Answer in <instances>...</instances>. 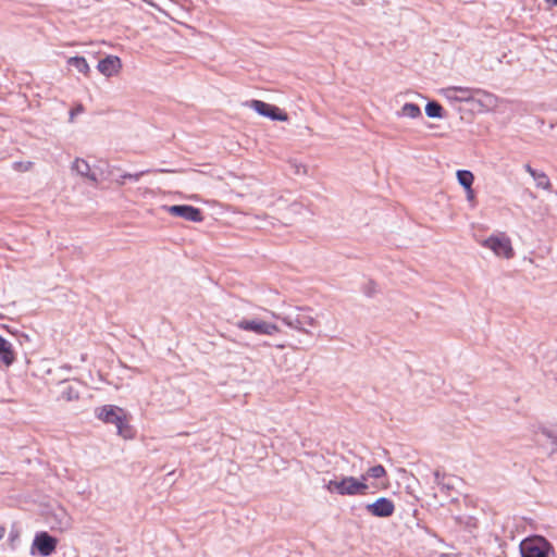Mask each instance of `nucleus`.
<instances>
[{
    "label": "nucleus",
    "mask_w": 557,
    "mask_h": 557,
    "mask_svg": "<svg viewBox=\"0 0 557 557\" xmlns=\"http://www.w3.org/2000/svg\"><path fill=\"white\" fill-rule=\"evenodd\" d=\"M472 102L476 103L481 111H493L498 106V98L485 90L482 89H474V99H472Z\"/></svg>",
    "instance_id": "nucleus-12"
},
{
    "label": "nucleus",
    "mask_w": 557,
    "mask_h": 557,
    "mask_svg": "<svg viewBox=\"0 0 557 557\" xmlns=\"http://www.w3.org/2000/svg\"><path fill=\"white\" fill-rule=\"evenodd\" d=\"M58 540L47 532H39L35 535L33 541V549L36 548L38 554L42 557H48L55 552Z\"/></svg>",
    "instance_id": "nucleus-8"
},
{
    "label": "nucleus",
    "mask_w": 557,
    "mask_h": 557,
    "mask_svg": "<svg viewBox=\"0 0 557 557\" xmlns=\"http://www.w3.org/2000/svg\"><path fill=\"white\" fill-rule=\"evenodd\" d=\"M144 1L146 3H148L150 7H152V8L157 9L158 11L162 12L161 8L158 4H156L153 1H151V0H144Z\"/></svg>",
    "instance_id": "nucleus-28"
},
{
    "label": "nucleus",
    "mask_w": 557,
    "mask_h": 557,
    "mask_svg": "<svg viewBox=\"0 0 557 557\" xmlns=\"http://www.w3.org/2000/svg\"><path fill=\"white\" fill-rule=\"evenodd\" d=\"M275 320L282 321L287 327L302 334H311V329L319 326L317 314L310 307H294L287 312L277 313L267 310Z\"/></svg>",
    "instance_id": "nucleus-1"
},
{
    "label": "nucleus",
    "mask_w": 557,
    "mask_h": 557,
    "mask_svg": "<svg viewBox=\"0 0 557 557\" xmlns=\"http://www.w3.org/2000/svg\"><path fill=\"white\" fill-rule=\"evenodd\" d=\"M524 169L533 177V180L535 181V184L539 188L546 189V190L550 189V187H552L550 181L544 172H537L536 170L531 168L530 164H525Z\"/></svg>",
    "instance_id": "nucleus-17"
},
{
    "label": "nucleus",
    "mask_w": 557,
    "mask_h": 557,
    "mask_svg": "<svg viewBox=\"0 0 557 557\" xmlns=\"http://www.w3.org/2000/svg\"><path fill=\"white\" fill-rule=\"evenodd\" d=\"M85 111L84 109V106L82 103H78L77 106H75L71 111H70V122H73L74 121V117L77 115V114H81Z\"/></svg>",
    "instance_id": "nucleus-26"
},
{
    "label": "nucleus",
    "mask_w": 557,
    "mask_h": 557,
    "mask_svg": "<svg viewBox=\"0 0 557 557\" xmlns=\"http://www.w3.org/2000/svg\"><path fill=\"white\" fill-rule=\"evenodd\" d=\"M97 69L102 75L111 77L120 73L122 61L116 55H108L99 61Z\"/></svg>",
    "instance_id": "nucleus-13"
},
{
    "label": "nucleus",
    "mask_w": 557,
    "mask_h": 557,
    "mask_svg": "<svg viewBox=\"0 0 557 557\" xmlns=\"http://www.w3.org/2000/svg\"><path fill=\"white\" fill-rule=\"evenodd\" d=\"M62 398L67 401L78 399V392L75 388H73L72 386H67L62 392Z\"/></svg>",
    "instance_id": "nucleus-24"
},
{
    "label": "nucleus",
    "mask_w": 557,
    "mask_h": 557,
    "mask_svg": "<svg viewBox=\"0 0 557 557\" xmlns=\"http://www.w3.org/2000/svg\"><path fill=\"white\" fill-rule=\"evenodd\" d=\"M366 510L373 517L388 518L395 511V504L386 497H380L374 503L368 504Z\"/></svg>",
    "instance_id": "nucleus-9"
},
{
    "label": "nucleus",
    "mask_w": 557,
    "mask_h": 557,
    "mask_svg": "<svg viewBox=\"0 0 557 557\" xmlns=\"http://www.w3.org/2000/svg\"><path fill=\"white\" fill-rule=\"evenodd\" d=\"M72 170L94 184H98L99 182L97 174L91 171L89 163L84 159L76 158L72 163Z\"/></svg>",
    "instance_id": "nucleus-16"
},
{
    "label": "nucleus",
    "mask_w": 557,
    "mask_h": 557,
    "mask_svg": "<svg viewBox=\"0 0 557 557\" xmlns=\"http://www.w3.org/2000/svg\"><path fill=\"white\" fill-rule=\"evenodd\" d=\"M235 325L242 331L251 332L257 335L273 336L281 332V329L277 324L259 318H244L237 321Z\"/></svg>",
    "instance_id": "nucleus-3"
},
{
    "label": "nucleus",
    "mask_w": 557,
    "mask_h": 557,
    "mask_svg": "<svg viewBox=\"0 0 557 557\" xmlns=\"http://www.w3.org/2000/svg\"><path fill=\"white\" fill-rule=\"evenodd\" d=\"M117 429V434L124 438H131L133 436V430L131 425L127 423L126 416L124 414L121 418V423L114 424Z\"/></svg>",
    "instance_id": "nucleus-22"
},
{
    "label": "nucleus",
    "mask_w": 557,
    "mask_h": 557,
    "mask_svg": "<svg viewBox=\"0 0 557 557\" xmlns=\"http://www.w3.org/2000/svg\"><path fill=\"white\" fill-rule=\"evenodd\" d=\"M458 183L465 188L470 189L474 182V175L468 170H458L457 173Z\"/></svg>",
    "instance_id": "nucleus-20"
},
{
    "label": "nucleus",
    "mask_w": 557,
    "mask_h": 557,
    "mask_svg": "<svg viewBox=\"0 0 557 557\" xmlns=\"http://www.w3.org/2000/svg\"><path fill=\"white\" fill-rule=\"evenodd\" d=\"M438 478H440V473H438V472H435V479H436V481H438Z\"/></svg>",
    "instance_id": "nucleus-33"
},
{
    "label": "nucleus",
    "mask_w": 557,
    "mask_h": 557,
    "mask_svg": "<svg viewBox=\"0 0 557 557\" xmlns=\"http://www.w3.org/2000/svg\"><path fill=\"white\" fill-rule=\"evenodd\" d=\"M368 478L372 479H381L386 476V470L382 465H376L368 469L367 473L364 474Z\"/></svg>",
    "instance_id": "nucleus-23"
},
{
    "label": "nucleus",
    "mask_w": 557,
    "mask_h": 557,
    "mask_svg": "<svg viewBox=\"0 0 557 557\" xmlns=\"http://www.w3.org/2000/svg\"><path fill=\"white\" fill-rule=\"evenodd\" d=\"M550 550V543L542 536L525 539L520 543L522 557H549Z\"/></svg>",
    "instance_id": "nucleus-4"
},
{
    "label": "nucleus",
    "mask_w": 557,
    "mask_h": 557,
    "mask_svg": "<svg viewBox=\"0 0 557 557\" xmlns=\"http://www.w3.org/2000/svg\"><path fill=\"white\" fill-rule=\"evenodd\" d=\"M5 535V528L0 525V540H2Z\"/></svg>",
    "instance_id": "nucleus-30"
},
{
    "label": "nucleus",
    "mask_w": 557,
    "mask_h": 557,
    "mask_svg": "<svg viewBox=\"0 0 557 557\" xmlns=\"http://www.w3.org/2000/svg\"><path fill=\"white\" fill-rule=\"evenodd\" d=\"M290 207L296 212H299V210L301 209V205H299L297 202H294Z\"/></svg>",
    "instance_id": "nucleus-29"
},
{
    "label": "nucleus",
    "mask_w": 557,
    "mask_h": 557,
    "mask_svg": "<svg viewBox=\"0 0 557 557\" xmlns=\"http://www.w3.org/2000/svg\"><path fill=\"white\" fill-rule=\"evenodd\" d=\"M16 360L15 351L12 344L0 335V363L9 368Z\"/></svg>",
    "instance_id": "nucleus-15"
},
{
    "label": "nucleus",
    "mask_w": 557,
    "mask_h": 557,
    "mask_svg": "<svg viewBox=\"0 0 557 557\" xmlns=\"http://www.w3.org/2000/svg\"><path fill=\"white\" fill-rule=\"evenodd\" d=\"M545 1L548 2V3H552L554 5H557V0H545Z\"/></svg>",
    "instance_id": "nucleus-32"
},
{
    "label": "nucleus",
    "mask_w": 557,
    "mask_h": 557,
    "mask_svg": "<svg viewBox=\"0 0 557 557\" xmlns=\"http://www.w3.org/2000/svg\"><path fill=\"white\" fill-rule=\"evenodd\" d=\"M445 98L450 101L472 102L474 99V89L461 86H451L442 90Z\"/></svg>",
    "instance_id": "nucleus-10"
},
{
    "label": "nucleus",
    "mask_w": 557,
    "mask_h": 557,
    "mask_svg": "<svg viewBox=\"0 0 557 557\" xmlns=\"http://www.w3.org/2000/svg\"><path fill=\"white\" fill-rule=\"evenodd\" d=\"M421 109L418 104L416 103H411V102H408V103H405L400 111L397 112V116H407V117H410V119H417V117H420L421 116Z\"/></svg>",
    "instance_id": "nucleus-19"
},
{
    "label": "nucleus",
    "mask_w": 557,
    "mask_h": 557,
    "mask_svg": "<svg viewBox=\"0 0 557 557\" xmlns=\"http://www.w3.org/2000/svg\"><path fill=\"white\" fill-rule=\"evenodd\" d=\"M324 487L329 493H336L341 496H363L368 494L369 490L367 475L360 478L342 476L339 480H330Z\"/></svg>",
    "instance_id": "nucleus-2"
},
{
    "label": "nucleus",
    "mask_w": 557,
    "mask_h": 557,
    "mask_svg": "<svg viewBox=\"0 0 557 557\" xmlns=\"http://www.w3.org/2000/svg\"><path fill=\"white\" fill-rule=\"evenodd\" d=\"M159 172L164 173V172H171V171L170 170H160Z\"/></svg>",
    "instance_id": "nucleus-34"
},
{
    "label": "nucleus",
    "mask_w": 557,
    "mask_h": 557,
    "mask_svg": "<svg viewBox=\"0 0 557 557\" xmlns=\"http://www.w3.org/2000/svg\"><path fill=\"white\" fill-rule=\"evenodd\" d=\"M481 245L484 248L492 250L497 257L511 259L515 256V250L511 240L505 234L491 235L484 239Z\"/></svg>",
    "instance_id": "nucleus-5"
},
{
    "label": "nucleus",
    "mask_w": 557,
    "mask_h": 557,
    "mask_svg": "<svg viewBox=\"0 0 557 557\" xmlns=\"http://www.w3.org/2000/svg\"><path fill=\"white\" fill-rule=\"evenodd\" d=\"M125 414L124 410L120 407L112 405H104L96 409V416L104 423H121V418Z\"/></svg>",
    "instance_id": "nucleus-11"
},
{
    "label": "nucleus",
    "mask_w": 557,
    "mask_h": 557,
    "mask_svg": "<svg viewBox=\"0 0 557 557\" xmlns=\"http://www.w3.org/2000/svg\"><path fill=\"white\" fill-rule=\"evenodd\" d=\"M149 173V170H146V171H140L138 173H135V174H131V173H125L122 175V178H126V180H131V181H134V182H137L139 181V178Z\"/></svg>",
    "instance_id": "nucleus-25"
},
{
    "label": "nucleus",
    "mask_w": 557,
    "mask_h": 557,
    "mask_svg": "<svg viewBox=\"0 0 557 557\" xmlns=\"http://www.w3.org/2000/svg\"><path fill=\"white\" fill-rule=\"evenodd\" d=\"M425 113L429 117H437V119H442L444 116V110L442 108V106L435 101H430L426 106H425Z\"/></svg>",
    "instance_id": "nucleus-21"
},
{
    "label": "nucleus",
    "mask_w": 557,
    "mask_h": 557,
    "mask_svg": "<svg viewBox=\"0 0 557 557\" xmlns=\"http://www.w3.org/2000/svg\"><path fill=\"white\" fill-rule=\"evenodd\" d=\"M67 64L86 76H88L90 72V67L84 57H71L67 59Z\"/></svg>",
    "instance_id": "nucleus-18"
},
{
    "label": "nucleus",
    "mask_w": 557,
    "mask_h": 557,
    "mask_svg": "<svg viewBox=\"0 0 557 557\" xmlns=\"http://www.w3.org/2000/svg\"><path fill=\"white\" fill-rule=\"evenodd\" d=\"M165 211L173 215L190 222H201L203 215L200 209L188 205H174L164 207Z\"/></svg>",
    "instance_id": "nucleus-7"
},
{
    "label": "nucleus",
    "mask_w": 557,
    "mask_h": 557,
    "mask_svg": "<svg viewBox=\"0 0 557 557\" xmlns=\"http://www.w3.org/2000/svg\"><path fill=\"white\" fill-rule=\"evenodd\" d=\"M247 106L253 109L258 114L262 116H267L273 121H282L285 122L288 120L287 113L282 111L280 108L269 104L261 100H250Z\"/></svg>",
    "instance_id": "nucleus-6"
},
{
    "label": "nucleus",
    "mask_w": 557,
    "mask_h": 557,
    "mask_svg": "<svg viewBox=\"0 0 557 557\" xmlns=\"http://www.w3.org/2000/svg\"><path fill=\"white\" fill-rule=\"evenodd\" d=\"M125 181H126V178H122V176H121L120 178H117V180H116V183H117L120 186H122V185H124V184H125Z\"/></svg>",
    "instance_id": "nucleus-31"
},
{
    "label": "nucleus",
    "mask_w": 557,
    "mask_h": 557,
    "mask_svg": "<svg viewBox=\"0 0 557 557\" xmlns=\"http://www.w3.org/2000/svg\"><path fill=\"white\" fill-rule=\"evenodd\" d=\"M536 436L540 441L546 442L557 450V422L541 425L536 432Z\"/></svg>",
    "instance_id": "nucleus-14"
},
{
    "label": "nucleus",
    "mask_w": 557,
    "mask_h": 557,
    "mask_svg": "<svg viewBox=\"0 0 557 557\" xmlns=\"http://www.w3.org/2000/svg\"><path fill=\"white\" fill-rule=\"evenodd\" d=\"M466 190V196H467V200L471 203L472 207L475 206V193L473 190L472 187H470V189H465Z\"/></svg>",
    "instance_id": "nucleus-27"
}]
</instances>
